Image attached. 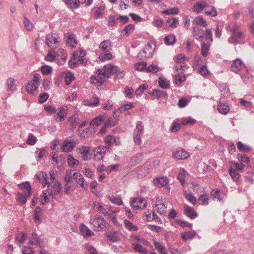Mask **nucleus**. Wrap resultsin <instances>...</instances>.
Wrapping results in <instances>:
<instances>
[{
  "label": "nucleus",
  "instance_id": "obj_1",
  "mask_svg": "<svg viewBox=\"0 0 254 254\" xmlns=\"http://www.w3.org/2000/svg\"><path fill=\"white\" fill-rule=\"evenodd\" d=\"M118 71V67L111 64L106 65L102 69L97 70L96 73L98 78L95 76L91 77L92 83L95 85H101L110 74H115Z\"/></svg>",
  "mask_w": 254,
  "mask_h": 254
},
{
  "label": "nucleus",
  "instance_id": "obj_2",
  "mask_svg": "<svg viewBox=\"0 0 254 254\" xmlns=\"http://www.w3.org/2000/svg\"><path fill=\"white\" fill-rule=\"evenodd\" d=\"M231 37L228 39V41L233 44H237L241 43V40L243 39V36L242 32L240 29V27L234 24L229 27Z\"/></svg>",
  "mask_w": 254,
  "mask_h": 254
},
{
  "label": "nucleus",
  "instance_id": "obj_3",
  "mask_svg": "<svg viewBox=\"0 0 254 254\" xmlns=\"http://www.w3.org/2000/svg\"><path fill=\"white\" fill-rule=\"evenodd\" d=\"M89 223L94 230L100 231L105 227L106 221L101 216L95 215L91 217Z\"/></svg>",
  "mask_w": 254,
  "mask_h": 254
},
{
  "label": "nucleus",
  "instance_id": "obj_4",
  "mask_svg": "<svg viewBox=\"0 0 254 254\" xmlns=\"http://www.w3.org/2000/svg\"><path fill=\"white\" fill-rule=\"evenodd\" d=\"M51 182H48L49 190L48 193L50 195L54 196L59 193L61 190V185L58 181H55L53 175L51 174Z\"/></svg>",
  "mask_w": 254,
  "mask_h": 254
},
{
  "label": "nucleus",
  "instance_id": "obj_5",
  "mask_svg": "<svg viewBox=\"0 0 254 254\" xmlns=\"http://www.w3.org/2000/svg\"><path fill=\"white\" fill-rule=\"evenodd\" d=\"M40 78L41 75L39 73L34 74L33 79L26 86V90L28 93L34 94V92L37 90L40 84Z\"/></svg>",
  "mask_w": 254,
  "mask_h": 254
},
{
  "label": "nucleus",
  "instance_id": "obj_6",
  "mask_svg": "<svg viewBox=\"0 0 254 254\" xmlns=\"http://www.w3.org/2000/svg\"><path fill=\"white\" fill-rule=\"evenodd\" d=\"M76 152L80 156V157L84 161H88L92 158L91 147L86 146H81L76 148Z\"/></svg>",
  "mask_w": 254,
  "mask_h": 254
},
{
  "label": "nucleus",
  "instance_id": "obj_7",
  "mask_svg": "<svg viewBox=\"0 0 254 254\" xmlns=\"http://www.w3.org/2000/svg\"><path fill=\"white\" fill-rule=\"evenodd\" d=\"M28 244L29 245H35L40 248L45 246L43 240L38 236L35 231L33 232L29 237Z\"/></svg>",
  "mask_w": 254,
  "mask_h": 254
},
{
  "label": "nucleus",
  "instance_id": "obj_8",
  "mask_svg": "<svg viewBox=\"0 0 254 254\" xmlns=\"http://www.w3.org/2000/svg\"><path fill=\"white\" fill-rule=\"evenodd\" d=\"M130 204L132 208L135 210L143 209L146 206L145 200L140 197L131 198L130 200Z\"/></svg>",
  "mask_w": 254,
  "mask_h": 254
},
{
  "label": "nucleus",
  "instance_id": "obj_9",
  "mask_svg": "<svg viewBox=\"0 0 254 254\" xmlns=\"http://www.w3.org/2000/svg\"><path fill=\"white\" fill-rule=\"evenodd\" d=\"M46 43L52 49L57 48L59 46V41L56 35L54 34H49L46 36Z\"/></svg>",
  "mask_w": 254,
  "mask_h": 254
},
{
  "label": "nucleus",
  "instance_id": "obj_10",
  "mask_svg": "<svg viewBox=\"0 0 254 254\" xmlns=\"http://www.w3.org/2000/svg\"><path fill=\"white\" fill-rule=\"evenodd\" d=\"M153 52L154 49L152 48L151 45L148 44L145 46L144 49L139 52V55L141 58L149 59L152 57Z\"/></svg>",
  "mask_w": 254,
  "mask_h": 254
},
{
  "label": "nucleus",
  "instance_id": "obj_11",
  "mask_svg": "<svg viewBox=\"0 0 254 254\" xmlns=\"http://www.w3.org/2000/svg\"><path fill=\"white\" fill-rule=\"evenodd\" d=\"M73 179L76 182L84 189H86L88 187V184L85 182L83 176L78 172H74L73 174Z\"/></svg>",
  "mask_w": 254,
  "mask_h": 254
},
{
  "label": "nucleus",
  "instance_id": "obj_12",
  "mask_svg": "<svg viewBox=\"0 0 254 254\" xmlns=\"http://www.w3.org/2000/svg\"><path fill=\"white\" fill-rule=\"evenodd\" d=\"M65 43L67 45L71 48H75L77 44V42L75 39V35L73 34L66 33L64 34V37Z\"/></svg>",
  "mask_w": 254,
  "mask_h": 254
},
{
  "label": "nucleus",
  "instance_id": "obj_13",
  "mask_svg": "<svg viewBox=\"0 0 254 254\" xmlns=\"http://www.w3.org/2000/svg\"><path fill=\"white\" fill-rule=\"evenodd\" d=\"M107 148L104 146H99L94 150V159L97 161H100L104 157Z\"/></svg>",
  "mask_w": 254,
  "mask_h": 254
},
{
  "label": "nucleus",
  "instance_id": "obj_14",
  "mask_svg": "<svg viewBox=\"0 0 254 254\" xmlns=\"http://www.w3.org/2000/svg\"><path fill=\"white\" fill-rule=\"evenodd\" d=\"M244 67L243 61L240 59L233 61L231 66V70L234 72L238 73Z\"/></svg>",
  "mask_w": 254,
  "mask_h": 254
},
{
  "label": "nucleus",
  "instance_id": "obj_15",
  "mask_svg": "<svg viewBox=\"0 0 254 254\" xmlns=\"http://www.w3.org/2000/svg\"><path fill=\"white\" fill-rule=\"evenodd\" d=\"M67 113V109L66 107H61L58 109V113L55 116V119L59 122H63Z\"/></svg>",
  "mask_w": 254,
  "mask_h": 254
},
{
  "label": "nucleus",
  "instance_id": "obj_16",
  "mask_svg": "<svg viewBox=\"0 0 254 254\" xmlns=\"http://www.w3.org/2000/svg\"><path fill=\"white\" fill-rule=\"evenodd\" d=\"M76 142L73 139L64 140L62 146V150L64 152H69L75 146Z\"/></svg>",
  "mask_w": 254,
  "mask_h": 254
},
{
  "label": "nucleus",
  "instance_id": "obj_17",
  "mask_svg": "<svg viewBox=\"0 0 254 254\" xmlns=\"http://www.w3.org/2000/svg\"><path fill=\"white\" fill-rule=\"evenodd\" d=\"M190 155L189 153L183 149H180L173 153V156L177 160L187 159Z\"/></svg>",
  "mask_w": 254,
  "mask_h": 254
},
{
  "label": "nucleus",
  "instance_id": "obj_18",
  "mask_svg": "<svg viewBox=\"0 0 254 254\" xmlns=\"http://www.w3.org/2000/svg\"><path fill=\"white\" fill-rule=\"evenodd\" d=\"M93 208L94 210L99 212L104 216L111 217L112 215L108 212L101 203L98 202H94L93 203Z\"/></svg>",
  "mask_w": 254,
  "mask_h": 254
},
{
  "label": "nucleus",
  "instance_id": "obj_19",
  "mask_svg": "<svg viewBox=\"0 0 254 254\" xmlns=\"http://www.w3.org/2000/svg\"><path fill=\"white\" fill-rule=\"evenodd\" d=\"M192 34L196 39L201 42L203 40L205 33L202 29L198 27H193Z\"/></svg>",
  "mask_w": 254,
  "mask_h": 254
},
{
  "label": "nucleus",
  "instance_id": "obj_20",
  "mask_svg": "<svg viewBox=\"0 0 254 254\" xmlns=\"http://www.w3.org/2000/svg\"><path fill=\"white\" fill-rule=\"evenodd\" d=\"M79 229L81 235L84 238L92 237L94 235V233L83 224L80 225Z\"/></svg>",
  "mask_w": 254,
  "mask_h": 254
},
{
  "label": "nucleus",
  "instance_id": "obj_21",
  "mask_svg": "<svg viewBox=\"0 0 254 254\" xmlns=\"http://www.w3.org/2000/svg\"><path fill=\"white\" fill-rule=\"evenodd\" d=\"M184 210L185 214L192 219H194L197 216V213L194 209L188 205H185Z\"/></svg>",
  "mask_w": 254,
  "mask_h": 254
},
{
  "label": "nucleus",
  "instance_id": "obj_22",
  "mask_svg": "<svg viewBox=\"0 0 254 254\" xmlns=\"http://www.w3.org/2000/svg\"><path fill=\"white\" fill-rule=\"evenodd\" d=\"M83 103L85 106L95 107L99 105V100L98 97H93L89 99L84 100Z\"/></svg>",
  "mask_w": 254,
  "mask_h": 254
},
{
  "label": "nucleus",
  "instance_id": "obj_23",
  "mask_svg": "<svg viewBox=\"0 0 254 254\" xmlns=\"http://www.w3.org/2000/svg\"><path fill=\"white\" fill-rule=\"evenodd\" d=\"M37 179L45 187L49 181L47 180L48 175L46 172H40L36 175Z\"/></svg>",
  "mask_w": 254,
  "mask_h": 254
},
{
  "label": "nucleus",
  "instance_id": "obj_24",
  "mask_svg": "<svg viewBox=\"0 0 254 254\" xmlns=\"http://www.w3.org/2000/svg\"><path fill=\"white\" fill-rule=\"evenodd\" d=\"M19 188L23 190V192H26L28 196L31 195L32 188L30 183L28 182L20 184L18 185Z\"/></svg>",
  "mask_w": 254,
  "mask_h": 254
},
{
  "label": "nucleus",
  "instance_id": "obj_25",
  "mask_svg": "<svg viewBox=\"0 0 254 254\" xmlns=\"http://www.w3.org/2000/svg\"><path fill=\"white\" fill-rule=\"evenodd\" d=\"M154 184L157 187L166 186L168 184L167 177L157 178L153 180Z\"/></svg>",
  "mask_w": 254,
  "mask_h": 254
},
{
  "label": "nucleus",
  "instance_id": "obj_26",
  "mask_svg": "<svg viewBox=\"0 0 254 254\" xmlns=\"http://www.w3.org/2000/svg\"><path fill=\"white\" fill-rule=\"evenodd\" d=\"M15 80L13 77H8L6 81V84L8 91L13 92L16 90V86L15 84Z\"/></svg>",
  "mask_w": 254,
  "mask_h": 254
},
{
  "label": "nucleus",
  "instance_id": "obj_27",
  "mask_svg": "<svg viewBox=\"0 0 254 254\" xmlns=\"http://www.w3.org/2000/svg\"><path fill=\"white\" fill-rule=\"evenodd\" d=\"M211 196L213 199H217L219 201H223L225 195L222 192H220L218 189L213 190L211 191Z\"/></svg>",
  "mask_w": 254,
  "mask_h": 254
},
{
  "label": "nucleus",
  "instance_id": "obj_28",
  "mask_svg": "<svg viewBox=\"0 0 254 254\" xmlns=\"http://www.w3.org/2000/svg\"><path fill=\"white\" fill-rule=\"evenodd\" d=\"M134 107V104L132 102H129L127 104H124L122 105L120 107L118 108L116 111L114 112V114L116 113H121L124 111H127Z\"/></svg>",
  "mask_w": 254,
  "mask_h": 254
},
{
  "label": "nucleus",
  "instance_id": "obj_29",
  "mask_svg": "<svg viewBox=\"0 0 254 254\" xmlns=\"http://www.w3.org/2000/svg\"><path fill=\"white\" fill-rule=\"evenodd\" d=\"M218 111L221 114L226 115L230 111V108L226 103L220 102L217 107Z\"/></svg>",
  "mask_w": 254,
  "mask_h": 254
},
{
  "label": "nucleus",
  "instance_id": "obj_30",
  "mask_svg": "<svg viewBox=\"0 0 254 254\" xmlns=\"http://www.w3.org/2000/svg\"><path fill=\"white\" fill-rule=\"evenodd\" d=\"M105 120V116L103 115H100L93 119L90 122V125L92 126H98Z\"/></svg>",
  "mask_w": 254,
  "mask_h": 254
},
{
  "label": "nucleus",
  "instance_id": "obj_31",
  "mask_svg": "<svg viewBox=\"0 0 254 254\" xmlns=\"http://www.w3.org/2000/svg\"><path fill=\"white\" fill-rule=\"evenodd\" d=\"M152 95L157 99L164 97L167 98L168 95L166 91L161 90L158 89H155L152 91Z\"/></svg>",
  "mask_w": 254,
  "mask_h": 254
},
{
  "label": "nucleus",
  "instance_id": "obj_32",
  "mask_svg": "<svg viewBox=\"0 0 254 254\" xmlns=\"http://www.w3.org/2000/svg\"><path fill=\"white\" fill-rule=\"evenodd\" d=\"M207 3L205 1L197 2L193 7V10L197 13L201 12L206 7Z\"/></svg>",
  "mask_w": 254,
  "mask_h": 254
},
{
  "label": "nucleus",
  "instance_id": "obj_33",
  "mask_svg": "<svg viewBox=\"0 0 254 254\" xmlns=\"http://www.w3.org/2000/svg\"><path fill=\"white\" fill-rule=\"evenodd\" d=\"M193 24L205 27L207 26V22L202 16L196 17L192 21Z\"/></svg>",
  "mask_w": 254,
  "mask_h": 254
},
{
  "label": "nucleus",
  "instance_id": "obj_34",
  "mask_svg": "<svg viewBox=\"0 0 254 254\" xmlns=\"http://www.w3.org/2000/svg\"><path fill=\"white\" fill-rule=\"evenodd\" d=\"M42 210L41 207L37 206L36 207L33 214V219L36 223H40L41 222V219L40 218L42 214Z\"/></svg>",
  "mask_w": 254,
  "mask_h": 254
},
{
  "label": "nucleus",
  "instance_id": "obj_35",
  "mask_svg": "<svg viewBox=\"0 0 254 254\" xmlns=\"http://www.w3.org/2000/svg\"><path fill=\"white\" fill-rule=\"evenodd\" d=\"M154 245L159 254H167V250L163 244L154 241Z\"/></svg>",
  "mask_w": 254,
  "mask_h": 254
},
{
  "label": "nucleus",
  "instance_id": "obj_36",
  "mask_svg": "<svg viewBox=\"0 0 254 254\" xmlns=\"http://www.w3.org/2000/svg\"><path fill=\"white\" fill-rule=\"evenodd\" d=\"M107 236L109 240L112 242H116L120 240L118 233L115 231H111L108 232Z\"/></svg>",
  "mask_w": 254,
  "mask_h": 254
},
{
  "label": "nucleus",
  "instance_id": "obj_37",
  "mask_svg": "<svg viewBox=\"0 0 254 254\" xmlns=\"http://www.w3.org/2000/svg\"><path fill=\"white\" fill-rule=\"evenodd\" d=\"M30 196L26 195V192L20 193L18 192L17 194V200L21 204H24L27 202V198Z\"/></svg>",
  "mask_w": 254,
  "mask_h": 254
},
{
  "label": "nucleus",
  "instance_id": "obj_38",
  "mask_svg": "<svg viewBox=\"0 0 254 254\" xmlns=\"http://www.w3.org/2000/svg\"><path fill=\"white\" fill-rule=\"evenodd\" d=\"M144 127L141 122L136 123V127L134 130L133 134L140 135L143 132Z\"/></svg>",
  "mask_w": 254,
  "mask_h": 254
},
{
  "label": "nucleus",
  "instance_id": "obj_39",
  "mask_svg": "<svg viewBox=\"0 0 254 254\" xmlns=\"http://www.w3.org/2000/svg\"><path fill=\"white\" fill-rule=\"evenodd\" d=\"M143 159V154L142 153H138L135 154L131 159V163L132 165H135L139 164Z\"/></svg>",
  "mask_w": 254,
  "mask_h": 254
},
{
  "label": "nucleus",
  "instance_id": "obj_40",
  "mask_svg": "<svg viewBox=\"0 0 254 254\" xmlns=\"http://www.w3.org/2000/svg\"><path fill=\"white\" fill-rule=\"evenodd\" d=\"M68 7L72 9L77 8L79 6L77 0H62Z\"/></svg>",
  "mask_w": 254,
  "mask_h": 254
},
{
  "label": "nucleus",
  "instance_id": "obj_41",
  "mask_svg": "<svg viewBox=\"0 0 254 254\" xmlns=\"http://www.w3.org/2000/svg\"><path fill=\"white\" fill-rule=\"evenodd\" d=\"M201 53L203 57H206L210 49V44L203 42L201 45Z\"/></svg>",
  "mask_w": 254,
  "mask_h": 254
},
{
  "label": "nucleus",
  "instance_id": "obj_42",
  "mask_svg": "<svg viewBox=\"0 0 254 254\" xmlns=\"http://www.w3.org/2000/svg\"><path fill=\"white\" fill-rule=\"evenodd\" d=\"M189 67L186 64H175L174 65V69L178 72V74H182L185 72V69Z\"/></svg>",
  "mask_w": 254,
  "mask_h": 254
},
{
  "label": "nucleus",
  "instance_id": "obj_43",
  "mask_svg": "<svg viewBox=\"0 0 254 254\" xmlns=\"http://www.w3.org/2000/svg\"><path fill=\"white\" fill-rule=\"evenodd\" d=\"M165 43L167 45H172L176 42L175 35L171 34L166 36L164 39Z\"/></svg>",
  "mask_w": 254,
  "mask_h": 254
},
{
  "label": "nucleus",
  "instance_id": "obj_44",
  "mask_svg": "<svg viewBox=\"0 0 254 254\" xmlns=\"http://www.w3.org/2000/svg\"><path fill=\"white\" fill-rule=\"evenodd\" d=\"M179 12V9L177 7H172L162 11V13L166 15H175Z\"/></svg>",
  "mask_w": 254,
  "mask_h": 254
},
{
  "label": "nucleus",
  "instance_id": "obj_45",
  "mask_svg": "<svg viewBox=\"0 0 254 254\" xmlns=\"http://www.w3.org/2000/svg\"><path fill=\"white\" fill-rule=\"evenodd\" d=\"M133 249L139 254H147V251L141 245L135 244L133 245Z\"/></svg>",
  "mask_w": 254,
  "mask_h": 254
},
{
  "label": "nucleus",
  "instance_id": "obj_46",
  "mask_svg": "<svg viewBox=\"0 0 254 254\" xmlns=\"http://www.w3.org/2000/svg\"><path fill=\"white\" fill-rule=\"evenodd\" d=\"M237 147L240 151L243 152H248L250 151L251 148L250 146L243 144L241 141H238L237 143Z\"/></svg>",
  "mask_w": 254,
  "mask_h": 254
},
{
  "label": "nucleus",
  "instance_id": "obj_47",
  "mask_svg": "<svg viewBox=\"0 0 254 254\" xmlns=\"http://www.w3.org/2000/svg\"><path fill=\"white\" fill-rule=\"evenodd\" d=\"M229 173L234 181H237L240 177V175L236 169L230 168L229 170Z\"/></svg>",
  "mask_w": 254,
  "mask_h": 254
},
{
  "label": "nucleus",
  "instance_id": "obj_48",
  "mask_svg": "<svg viewBox=\"0 0 254 254\" xmlns=\"http://www.w3.org/2000/svg\"><path fill=\"white\" fill-rule=\"evenodd\" d=\"M112 58V55L110 51H106L105 53H101L99 55V59L102 62H105L111 60Z\"/></svg>",
  "mask_w": 254,
  "mask_h": 254
},
{
  "label": "nucleus",
  "instance_id": "obj_49",
  "mask_svg": "<svg viewBox=\"0 0 254 254\" xmlns=\"http://www.w3.org/2000/svg\"><path fill=\"white\" fill-rule=\"evenodd\" d=\"M109 200L113 203L118 205L123 204V201L121 197L119 196H111L109 197Z\"/></svg>",
  "mask_w": 254,
  "mask_h": 254
},
{
  "label": "nucleus",
  "instance_id": "obj_50",
  "mask_svg": "<svg viewBox=\"0 0 254 254\" xmlns=\"http://www.w3.org/2000/svg\"><path fill=\"white\" fill-rule=\"evenodd\" d=\"M31 245H25L23 247L22 251V254H34L35 249L33 247L31 246Z\"/></svg>",
  "mask_w": 254,
  "mask_h": 254
},
{
  "label": "nucleus",
  "instance_id": "obj_51",
  "mask_svg": "<svg viewBox=\"0 0 254 254\" xmlns=\"http://www.w3.org/2000/svg\"><path fill=\"white\" fill-rule=\"evenodd\" d=\"M209 199L206 195H200L198 199L197 202L200 205H207L209 203Z\"/></svg>",
  "mask_w": 254,
  "mask_h": 254
},
{
  "label": "nucleus",
  "instance_id": "obj_52",
  "mask_svg": "<svg viewBox=\"0 0 254 254\" xmlns=\"http://www.w3.org/2000/svg\"><path fill=\"white\" fill-rule=\"evenodd\" d=\"M23 23L24 24V27L27 30L30 31L33 29V24L31 21L26 17H24Z\"/></svg>",
  "mask_w": 254,
  "mask_h": 254
},
{
  "label": "nucleus",
  "instance_id": "obj_53",
  "mask_svg": "<svg viewBox=\"0 0 254 254\" xmlns=\"http://www.w3.org/2000/svg\"><path fill=\"white\" fill-rule=\"evenodd\" d=\"M111 46V42L109 40H104L102 42L100 45L99 48L101 50L107 51V49Z\"/></svg>",
  "mask_w": 254,
  "mask_h": 254
},
{
  "label": "nucleus",
  "instance_id": "obj_54",
  "mask_svg": "<svg viewBox=\"0 0 254 254\" xmlns=\"http://www.w3.org/2000/svg\"><path fill=\"white\" fill-rule=\"evenodd\" d=\"M74 79V74L71 72H68L65 74L64 76V80L67 85L70 84L71 81Z\"/></svg>",
  "mask_w": 254,
  "mask_h": 254
},
{
  "label": "nucleus",
  "instance_id": "obj_55",
  "mask_svg": "<svg viewBox=\"0 0 254 254\" xmlns=\"http://www.w3.org/2000/svg\"><path fill=\"white\" fill-rule=\"evenodd\" d=\"M124 223L127 229L131 231H136L138 230V228L134 225L131 222L127 220H125Z\"/></svg>",
  "mask_w": 254,
  "mask_h": 254
},
{
  "label": "nucleus",
  "instance_id": "obj_56",
  "mask_svg": "<svg viewBox=\"0 0 254 254\" xmlns=\"http://www.w3.org/2000/svg\"><path fill=\"white\" fill-rule=\"evenodd\" d=\"M167 23L170 27L175 28L177 27L179 24V20L177 18H172L168 19Z\"/></svg>",
  "mask_w": 254,
  "mask_h": 254
},
{
  "label": "nucleus",
  "instance_id": "obj_57",
  "mask_svg": "<svg viewBox=\"0 0 254 254\" xmlns=\"http://www.w3.org/2000/svg\"><path fill=\"white\" fill-rule=\"evenodd\" d=\"M237 159L243 165L245 163H249L250 161V158L246 155L243 154H238L237 155Z\"/></svg>",
  "mask_w": 254,
  "mask_h": 254
},
{
  "label": "nucleus",
  "instance_id": "obj_58",
  "mask_svg": "<svg viewBox=\"0 0 254 254\" xmlns=\"http://www.w3.org/2000/svg\"><path fill=\"white\" fill-rule=\"evenodd\" d=\"M134 29V26L133 25L128 24L123 29L122 32H125L126 36L127 37L130 34L132 33Z\"/></svg>",
  "mask_w": 254,
  "mask_h": 254
},
{
  "label": "nucleus",
  "instance_id": "obj_59",
  "mask_svg": "<svg viewBox=\"0 0 254 254\" xmlns=\"http://www.w3.org/2000/svg\"><path fill=\"white\" fill-rule=\"evenodd\" d=\"M158 83L159 86L163 89H167L169 87L170 83L168 81L163 79L162 78H159L158 80Z\"/></svg>",
  "mask_w": 254,
  "mask_h": 254
},
{
  "label": "nucleus",
  "instance_id": "obj_60",
  "mask_svg": "<svg viewBox=\"0 0 254 254\" xmlns=\"http://www.w3.org/2000/svg\"><path fill=\"white\" fill-rule=\"evenodd\" d=\"M104 9L105 7L103 5L97 7L94 13V15L96 18H99L103 14Z\"/></svg>",
  "mask_w": 254,
  "mask_h": 254
},
{
  "label": "nucleus",
  "instance_id": "obj_61",
  "mask_svg": "<svg viewBox=\"0 0 254 254\" xmlns=\"http://www.w3.org/2000/svg\"><path fill=\"white\" fill-rule=\"evenodd\" d=\"M185 198L192 204L194 205L196 202V199L191 193H185Z\"/></svg>",
  "mask_w": 254,
  "mask_h": 254
},
{
  "label": "nucleus",
  "instance_id": "obj_62",
  "mask_svg": "<svg viewBox=\"0 0 254 254\" xmlns=\"http://www.w3.org/2000/svg\"><path fill=\"white\" fill-rule=\"evenodd\" d=\"M57 56L60 57L63 62H65L67 59V55L65 51L63 49H59L57 52Z\"/></svg>",
  "mask_w": 254,
  "mask_h": 254
},
{
  "label": "nucleus",
  "instance_id": "obj_63",
  "mask_svg": "<svg viewBox=\"0 0 254 254\" xmlns=\"http://www.w3.org/2000/svg\"><path fill=\"white\" fill-rule=\"evenodd\" d=\"M187 59V58L183 55L180 54L177 56L176 60H175L176 64H186L184 62Z\"/></svg>",
  "mask_w": 254,
  "mask_h": 254
},
{
  "label": "nucleus",
  "instance_id": "obj_64",
  "mask_svg": "<svg viewBox=\"0 0 254 254\" xmlns=\"http://www.w3.org/2000/svg\"><path fill=\"white\" fill-rule=\"evenodd\" d=\"M105 141L109 146L112 144L114 142L115 143L116 145H118L119 144L118 142L116 141L115 138L111 135L107 136L105 138Z\"/></svg>",
  "mask_w": 254,
  "mask_h": 254
}]
</instances>
